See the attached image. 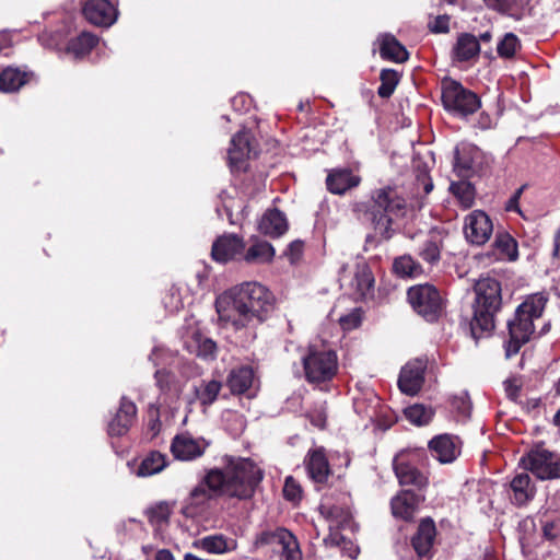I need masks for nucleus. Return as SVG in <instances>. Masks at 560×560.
Returning <instances> with one entry per match:
<instances>
[{
  "label": "nucleus",
  "instance_id": "338daca9",
  "mask_svg": "<svg viewBox=\"0 0 560 560\" xmlns=\"http://www.w3.org/2000/svg\"><path fill=\"white\" fill-rule=\"evenodd\" d=\"M499 9H508L510 7H512L513 4H515L517 2V0H495Z\"/></svg>",
  "mask_w": 560,
  "mask_h": 560
},
{
  "label": "nucleus",
  "instance_id": "dca6fc26",
  "mask_svg": "<svg viewBox=\"0 0 560 560\" xmlns=\"http://www.w3.org/2000/svg\"><path fill=\"white\" fill-rule=\"evenodd\" d=\"M244 249L245 243L241 236L224 234L214 241L211 254L215 261L228 262L230 260H242Z\"/></svg>",
  "mask_w": 560,
  "mask_h": 560
},
{
  "label": "nucleus",
  "instance_id": "4d7b16f0",
  "mask_svg": "<svg viewBox=\"0 0 560 560\" xmlns=\"http://www.w3.org/2000/svg\"><path fill=\"white\" fill-rule=\"evenodd\" d=\"M11 45H12L11 34L7 31L0 32V54L8 56Z\"/></svg>",
  "mask_w": 560,
  "mask_h": 560
},
{
  "label": "nucleus",
  "instance_id": "f257e3e1",
  "mask_svg": "<svg viewBox=\"0 0 560 560\" xmlns=\"http://www.w3.org/2000/svg\"><path fill=\"white\" fill-rule=\"evenodd\" d=\"M262 479V470L249 458H230L224 470L210 469L185 499L182 513L196 518L209 509L219 495L246 500L253 497Z\"/></svg>",
  "mask_w": 560,
  "mask_h": 560
},
{
  "label": "nucleus",
  "instance_id": "de8ad7c7",
  "mask_svg": "<svg viewBox=\"0 0 560 560\" xmlns=\"http://www.w3.org/2000/svg\"><path fill=\"white\" fill-rule=\"evenodd\" d=\"M380 79L381 85L377 89V94L383 98H387L394 93L399 82V74L395 70L384 69L381 72Z\"/></svg>",
  "mask_w": 560,
  "mask_h": 560
},
{
  "label": "nucleus",
  "instance_id": "39448f33",
  "mask_svg": "<svg viewBox=\"0 0 560 560\" xmlns=\"http://www.w3.org/2000/svg\"><path fill=\"white\" fill-rule=\"evenodd\" d=\"M476 306L471 320V334L479 338L482 332H490L494 328V314L502 303L501 284L490 277L480 278L475 284Z\"/></svg>",
  "mask_w": 560,
  "mask_h": 560
},
{
  "label": "nucleus",
  "instance_id": "ddd939ff",
  "mask_svg": "<svg viewBox=\"0 0 560 560\" xmlns=\"http://www.w3.org/2000/svg\"><path fill=\"white\" fill-rule=\"evenodd\" d=\"M209 443L205 439H195L188 433L177 434L171 444L173 456L183 462L194 460L203 455Z\"/></svg>",
  "mask_w": 560,
  "mask_h": 560
},
{
  "label": "nucleus",
  "instance_id": "09e8293b",
  "mask_svg": "<svg viewBox=\"0 0 560 560\" xmlns=\"http://www.w3.org/2000/svg\"><path fill=\"white\" fill-rule=\"evenodd\" d=\"M520 47V42L513 33H506L499 42L497 50L500 57L511 58Z\"/></svg>",
  "mask_w": 560,
  "mask_h": 560
},
{
  "label": "nucleus",
  "instance_id": "f3484780",
  "mask_svg": "<svg viewBox=\"0 0 560 560\" xmlns=\"http://www.w3.org/2000/svg\"><path fill=\"white\" fill-rule=\"evenodd\" d=\"M510 502L517 508L526 506L536 495V487L529 475L517 472L509 482L506 490Z\"/></svg>",
  "mask_w": 560,
  "mask_h": 560
},
{
  "label": "nucleus",
  "instance_id": "4be33fe9",
  "mask_svg": "<svg viewBox=\"0 0 560 560\" xmlns=\"http://www.w3.org/2000/svg\"><path fill=\"white\" fill-rule=\"evenodd\" d=\"M308 477L315 483H325L330 476V466L323 447H315L307 452L304 459Z\"/></svg>",
  "mask_w": 560,
  "mask_h": 560
},
{
  "label": "nucleus",
  "instance_id": "c9c22d12",
  "mask_svg": "<svg viewBox=\"0 0 560 560\" xmlns=\"http://www.w3.org/2000/svg\"><path fill=\"white\" fill-rule=\"evenodd\" d=\"M166 466V456L158 451H152L144 456L135 474L141 478L151 477L161 472Z\"/></svg>",
  "mask_w": 560,
  "mask_h": 560
},
{
  "label": "nucleus",
  "instance_id": "2eb2a0df",
  "mask_svg": "<svg viewBox=\"0 0 560 560\" xmlns=\"http://www.w3.org/2000/svg\"><path fill=\"white\" fill-rule=\"evenodd\" d=\"M436 537L435 523L431 517L422 518L416 534L411 538V545L419 558L430 560L433 558V546Z\"/></svg>",
  "mask_w": 560,
  "mask_h": 560
},
{
  "label": "nucleus",
  "instance_id": "20e7f679",
  "mask_svg": "<svg viewBox=\"0 0 560 560\" xmlns=\"http://www.w3.org/2000/svg\"><path fill=\"white\" fill-rule=\"evenodd\" d=\"M548 298L546 293L538 292L527 299L516 308L515 318L509 322L510 341L506 355L518 352L520 348L529 341L535 332L534 320L539 319L545 310Z\"/></svg>",
  "mask_w": 560,
  "mask_h": 560
},
{
  "label": "nucleus",
  "instance_id": "864d4df0",
  "mask_svg": "<svg viewBox=\"0 0 560 560\" xmlns=\"http://www.w3.org/2000/svg\"><path fill=\"white\" fill-rule=\"evenodd\" d=\"M448 22V15H438L432 22L429 23V28L433 33H447L450 30Z\"/></svg>",
  "mask_w": 560,
  "mask_h": 560
},
{
  "label": "nucleus",
  "instance_id": "a878e982",
  "mask_svg": "<svg viewBox=\"0 0 560 560\" xmlns=\"http://www.w3.org/2000/svg\"><path fill=\"white\" fill-rule=\"evenodd\" d=\"M258 231L270 237L283 235L288 231L285 214L276 208L266 210L258 221Z\"/></svg>",
  "mask_w": 560,
  "mask_h": 560
},
{
  "label": "nucleus",
  "instance_id": "f704fd0d",
  "mask_svg": "<svg viewBox=\"0 0 560 560\" xmlns=\"http://www.w3.org/2000/svg\"><path fill=\"white\" fill-rule=\"evenodd\" d=\"M558 508L555 503V499H548L545 506H542L538 511V515L540 517V522L542 525V534L546 539L552 540L559 534L560 528V517L559 515L555 517H549L550 512H557Z\"/></svg>",
  "mask_w": 560,
  "mask_h": 560
},
{
  "label": "nucleus",
  "instance_id": "69168bd1",
  "mask_svg": "<svg viewBox=\"0 0 560 560\" xmlns=\"http://www.w3.org/2000/svg\"><path fill=\"white\" fill-rule=\"evenodd\" d=\"M478 124H479L480 128L487 129L491 125V119H490V117L488 115L481 114L480 117H479Z\"/></svg>",
  "mask_w": 560,
  "mask_h": 560
},
{
  "label": "nucleus",
  "instance_id": "f8f14e48",
  "mask_svg": "<svg viewBox=\"0 0 560 560\" xmlns=\"http://www.w3.org/2000/svg\"><path fill=\"white\" fill-rule=\"evenodd\" d=\"M493 231L490 218L481 210H475L465 218L464 234L474 245H483Z\"/></svg>",
  "mask_w": 560,
  "mask_h": 560
},
{
  "label": "nucleus",
  "instance_id": "cd10ccee",
  "mask_svg": "<svg viewBox=\"0 0 560 560\" xmlns=\"http://www.w3.org/2000/svg\"><path fill=\"white\" fill-rule=\"evenodd\" d=\"M222 386V382L217 378H203L194 385V398L188 402L191 404L196 400L206 410L217 401Z\"/></svg>",
  "mask_w": 560,
  "mask_h": 560
},
{
  "label": "nucleus",
  "instance_id": "7c9ffc66",
  "mask_svg": "<svg viewBox=\"0 0 560 560\" xmlns=\"http://www.w3.org/2000/svg\"><path fill=\"white\" fill-rule=\"evenodd\" d=\"M480 45L476 36L464 33L460 34L453 47L452 56L455 61H468L478 56Z\"/></svg>",
  "mask_w": 560,
  "mask_h": 560
},
{
  "label": "nucleus",
  "instance_id": "79ce46f5",
  "mask_svg": "<svg viewBox=\"0 0 560 560\" xmlns=\"http://www.w3.org/2000/svg\"><path fill=\"white\" fill-rule=\"evenodd\" d=\"M499 259L515 260L518 256L517 243L508 233H498L493 243Z\"/></svg>",
  "mask_w": 560,
  "mask_h": 560
},
{
  "label": "nucleus",
  "instance_id": "c03bdc74",
  "mask_svg": "<svg viewBox=\"0 0 560 560\" xmlns=\"http://www.w3.org/2000/svg\"><path fill=\"white\" fill-rule=\"evenodd\" d=\"M450 190L457 198L464 209L472 207L475 201V189L469 182H453L450 186Z\"/></svg>",
  "mask_w": 560,
  "mask_h": 560
},
{
  "label": "nucleus",
  "instance_id": "5701e85b",
  "mask_svg": "<svg viewBox=\"0 0 560 560\" xmlns=\"http://www.w3.org/2000/svg\"><path fill=\"white\" fill-rule=\"evenodd\" d=\"M253 151L249 131L243 129L232 139L228 151L229 164L232 170H242Z\"/></svg>",
  "mask_w": 560,
  "mask_h": 560
},
{
  "label": "nucleus",
  "instance_id": "bb28decb",
  "mask_svg": "<svg viewBox=\"0 0 560 560\" xmlns=\"http://www.w3.org/2000/svg\"><path fill=\"white\" fill-rule=\"evenodd\" d=\"M192 547L207 553L223 555L235 550L237 542L222 534H214L194 540Z\"/></svg>",
  "mask_w": 560,
  "mask_h": 560
},
{
  "label": "nucleus",
  "instance_id": "e2e57ef3",
  "mask_svg": "<svg viewBox=\"0 0 560 560\" xmlns=\"http://www.w3.org/2000/svg\"><path fill=\"white\" fill-rule=\"evenodd\" d=\"M154 560H175V559L170 550L161 549L155 553Z\"/></svg>",
  "mask_w": 560,
  "mask_h": 560
},
{
  "label": "nucleus",
  "instance_id": "c756f323",
  "mask_svg": "<svg viewBox=\"0 0 560 560\" xmlns=\"http://www.w3.org/2000/svg\"><path fill=\"white\" fill-rule=\"evenodd\" d=\"M360 182V176L348 168L334 170L326 179L328 190L336 195L345 194L348 189L357 187Z\"/></svg>",
  "mask_w": 560,
  "mask_h": 560
},
{
  "label": "nucleus",
  "instance_id": "aec40b11",
  "mask_svg": "<svg viewBox=\"0 0 560 560\" xmlns=\"http://www.w3.org/2000/svg\"><path fill=\"white\" fill-rule=\"evenodd\" d=\"M137 417V407L135 402L127 397H121L119 408L115 417L108 423V434L110 436L125 435Z\"/></svg>",
  "mask_w": 560,
  "mask_h": 560
},
{
  "label": "nucleus",
  "instance_id": "1a4fd4ad",
  "mask_svg": "<svg viewBox=\"0 0 560 560\" xmlns=\"http://www.w3.org/2000/svg\"><path fill=\"white\" fill-rule=\"evenodd\" d=\"M408 301L412 308L427 320L436 319L442 310V299L439 291L431 284H419L408 290Z\"/></svg>",
  "mask_w": 560,
  "mask_h": 560
},
{
  "label": "nucleus",
  "instance_id": "bf43d9fd",
  "mask_svg": "<svg viewBox=\"0 0 560 560\" xmlns=\"http://www.w3.org/2000/svg\"><path fill=\"white\" fill-rule=\"evenodd\" d=\"M518 390H520L518 386L514 385L513 383H511V382L505 383V392L510 399L516 400V398L518 396Z\"/></svg>",
  "mask_w": 560,
  "mask_h": 560
},
{
  "label": "nucleus",
  "instance_id": "a18cd8bd",
  "mask_svg": "<svg viewBox=\"0 0 560 560\" xmlns=\"http://www.w3.org/2000/svg\"><path fill=\"white\" fill-rule=\"evenodd\" d=\"M405 416L412 424L425 425L432 420L434 410L431 407L417 404L406 408Z\"/></svg>",
  "mask_w": 560,
  "mask_h": 560
},
{
  "label": "nucleus",
  "instance_id": "473e14b6",
  "mask_svg": "<svg viewBox=\"0 0 560 560\" xmlns=\"http://www.w3.org/2000/svg\"><path fill=\"white\" fill-rule=\"evenodd\" d=\"M394 470L399 483L402 486L413 485L418 488L427 486L428 479L416 467L398 458L394 459Z\"/></svg>",
  "mask_w": 560,
  "mask_h": 560
},
{
  "label": "nucleus",
  "instance_id": "4468645a",
  "mask_svg": "<svg viewBox=\"0 0 560 560\" xmlns=\"http://www.w3.org/2000/svg\"><path fill=\"white\" fill-rule=\"evenodd\" d=\"M82 12L84 18L96 26L109 27L118 18V10L109 0H89Z\"/></svg>",
  "mask_w": 560,
  "mask_h": 560
},
{
  "label": "nucleus",
  "instance_id": "3c124183",
  "mask_svg": "<svg viewBox=\"0 0 560 560\" xmlns=\"http://www.w3.org/2000/svg\"><path fill=\"white\" fill-rule=\"evenodd\" d=\"M283 495L287 500L292 502H298L302 498V489L299 482L293 477H287L284 487H283Z\"/></svg>",
  "mask_w": 560,
  "mask_h": 560
},
{
  "label": "nucleus",
  "instance_id": "6ab92c4d",
  "mask_svg": "<svg viewBox=\"0 0 560 560\" xmlns=\"http://www.w3.org/2000/svg\"><path fill=\"white\" fill-rule=\"evenodd\" d=\"M432 456L441 464L453 463L460 454V442L457 436L440 434L429 442Z\"/></svg>",
  "mask_w": 560,
  "mask_h": 560
},
{
  "label": "nucleus",
  "instance_id": "4c0bfd02",
  "mask_svg": "<svg viewBox=\"0 0 560 560\" xmlns=\"http://www.w3.org/2000/svg\"><path fill=\"white\" fill-rule=\"evenodd\" d=\"M156 386L163 394L178 397L185 386V382L178 380L172 372L166 370H156L154 373Z\"/></svg>",
  "mask_w": 560,
  "mask_h": 560
},
{
  "label": "nucleus",
  "instance_id": "37998d69",
  "mask_svg": "<svg viewBox=\"0 0 560 560\" xmlns=\"http://www.w3.org/2000/svg\"><path fill=\"white\" fill-rule=\"evenodd\" d=\"M394 272L402 278H413L422 272L421 266L410 256L402 255L394 260Z\"/></svg>",
  "mask_w": 560,
  "mask_h": 560
},
{
  "label": "nucleus",
  "instance_id": "603ef678",
  "mask_svg": "<svg viewBox=\"0 0 560 560\" xmlns=\"http://www.w3.org/2000/svg\"><path fill=\"white\" fill-rule=\"evenodd\" d=\"M304 244L302 241L296 240L289 244L288 249L285 252L287 257L291 261V264L296 262L303 253Z\"/></svg>",
  "mask_w": 560,
  "mask_h": 560
},
{
  "label": "nucleus",
  "instance_id": "e433bc0d",
  "mask_svg": "<svg viewBox=\"0 0 560 560\" xmlns=\"http://www.w3.org/2000/svg\"><path fill=\"white\" fill-rule=\"evenodd\" d=\"M185 342L187 349L197 357L206 360L215 358L217 343L212 339L199 332H194L190 339H187Z\"/></svg>",
  "mask_w": 560,
  "mask_h": 560
},
{
  "label": "nucleus",
  "instance_id": "393cba45",
  "mask_svg": "<svg viewBox=\"0 0 560 560\" xmlns=\"http://www.w3.org/2000/svg\"><path fill=\"white\" fill-rule=\"evenodd\" d=\"M422 498L412 491L404 490L392 499V513L404 521L413 518Z\"/></svg>",
  "mask_w": 560,
  "mask_h": 560
},
{
  "label": "nucleus",
  "instance_id": "a19ab883",
  "mask_svg": "<svg viewBox=\"0 0 560 560\" xmlns=\"http://www.w3.org/2000/svg\"><path fill=\"white\" fill-rule=\"evenodd\" d=\"M97 43V36L89 32H83L68 43L67 50L72 54L74 58H82L88 55Z\"/></svg>",
  "mask_w": 560,
  "mask_h": 560
},
{
  "label": "nucleus",
  "instance_id": "f03ea898",
  "mask_svg": "<svg viewBox=\"0 0 560 560\" xmlns=\"http://www.w3.org/2000/svg\"><path fill=\"white\" fill-rule=\"evenodd\" d=\"M276 298L264 284L246 281L221 293L215 300L220 325L254 338V328L264 323L275 308Z\"/></svg>",
  "mask_w": 560,
  "mask_h": 560
},
{
  "label": "nucleus",
  "instance_id": "ea45409f",
  "mask_svg": "<svg viewBox=\"0 0 560 560\" xmlns=\"http://www.w3.org/2000/svg\"><path fill=\"white\" fill-rule=\"evenodd\" d=\"M351 285L361 298H365L373 290L374 278L370 267L365 262L357 265L355 273Z\"/></svg>",
  "mask_w": 560,
  "mask_h": 560
},
{
  "label": "nucleus",
  "instance_id": "423d86ee",
  "mask_svg": "<svg viewBox=\"0 0 560 560\" xmlns=\"http://www.w3.org/2000/svg\"><path fill=\"white\" fill-rule=\"evenodd\" d=\"M441 98L444 108L458 117H467L480 107L477 94L451 78L441 82Z\"/></svg>",
  "mask_w": 560,
  "mask_h": 560
},
{
  "label": "nucleus",
  "instance_id": "412c9836",
  "mask_svg": "<svg viewBox=\"0 0 560 560\" xmlns=\"http://www.w3.org/2000/svg\"><path fill=\"white\" fill-rule=\"evenodd\" d=\"M424 364L422 361L407 363L400 371L398 378L399 389L407 395H416L424 381Z\"/></svg>",
  "mask_w": 560,
  "mask_h": 560
},
{
  "label": "nucleus",
  "instance_id": "2f4dec72",
  "mask_svg": "<svg viewBox=\"0 0 560 560\" xmlns=\"http://www.w3.org/2000/svg\"><path fill=\"white\" fill-rule=\"evenodd\" d=\"M226 384L232 394L248 392L254 384L253 369L249 366L233 369L228 376Z\"/></svg>",
  "mask_w": 560,
  "mask_h": 560
},
{
  "label": "nucleus",
  "instance_id": "13d9d810",
  "mask_svg": "<svg viewBox=\"0 0 560 560\" xmlns=\"http://www.w3.org/2000/svg\"><path fill=\"white\" fill-rule=\"evenodd\" d=\"M417 180H418V184H421L423 186V191L425 194H429L432 191L433 189V182L432 179L430 178V176L428 175L427 172H422L418 175L417 177Z\"/></svg>",
  "mask_w": 560,
  "mask_h": 560
},
{
  "label": "nucleus",
  "instance_id": "58836bf2",
  "mask_svg": "<svg viewBox=\"0 0 560 560\" xmlns=\"http://www.w3.org/2000/svg\"><path fill=\"white\" fill-rule=\"evenodd\" d=\"M27 82V73L18 68L8 67L0 73V91L12 93L20 90Z\"/></svg>",
  "mask_w": 560,
  "mask_h": 560
},
{
  "label": "nucleus",
  "instance_id": "7ed1b4c3",
  "mask_svg": "<svg viewBox=\"0 0 560 560\" xmlns=\"http://www.w3.org/2000/svg\"><path fill=\"white\" fill-rule=\"evenodd\" d=\"M406 207V200L400 196L397 188L385 186L372 191L369 207L363 202H357L353 210L364 213L376 233L383 238L389 240L395 233L393 222L395 219L405 215Z\"/></svg>",
  "mask_w": 560,
  "mask_h": 560
},
{
  "label": "nucleus",
  "instance_id": "8fccbe9b",
  "mask_svg": "<svg viewBox=\"0 0 560 560\" xmlns=\"http://www.w3.org/2000/svg\"><path fill=\"white\" fill-rule=\"evenodd\" d=\"M362 322V312L355 307L348 314L340 316L339 324L343 330H352L360 326Z\"/></svg>",
  "mask_w": 560,
  "mask_h": 560
},
{
  "label": "nucleus",
  "instance_id": "9b49d317",
  "mask_svg": "<svg viewBox=\"0 0 560 560\" xmlns=\"http://www.w3.org/2000/svg\"><path fill=\"white\" fill-rule=\"evenodd\" d=\"M520 463L541 480L560 477V459L545 448H533Z\"/></svg>",
  "mask_w": 560,
  "mask_h": 560
},
{
  "label": "nucleus",
  "instance_id": "0e129e2a",
  "mask_svg": "<svg viewBox=\"0 0 560 560\" xmlns=\"http://www.w3.org/2000/svg\"><path fill=\"white\" fill-rule=\"evenodd\" d=\"M249 100L246 95H237L235 96L233 100H232V105L233 107H237V105H242L243 107H245L246 105L249 106Z\"/></svg>",
  "mask_w": 560,
  "mask_h": 560
},
{
  "label": "nucleus",
  "instance_id": "a211bd4d",
  "mask_svg": "<svg viewBox=\"0 0 560 560\" xmlns=\"http://www.w3.org/2000/svg\"><path fill=\"white\" fill-rule=\"evenodd\" d=\"M481 164V151L469 143H460L455 148L454 171L459 177L467 178Z\"/></svg>",
  "mask_w": 560,
  "mask_h": 560
},
{
  "label": "nucleus",
  "instance_id": "c85d7f7f",
  "mask_svg": "<svg viewBox=\"0 0 560 560\" xmlns=\"http://www.w3.org/2000/svg\"><path fill=\"white\" fill-rule=\"evenodd\" d=\"M444 235L441 231L431 230L427 235H422L421 245L418 255L428 264H436L441 257V248Z\"/></svg>",
  "mask_w": 560,
  "mask_h": 560
},
{
  "label": "nucleus",
  "instance_id": "680f3d73",
  "mask_svg": "<svg viewBox=\"0 0 560 560\" xmlns=\"http://www.w3.org/2000/svg\"><path fill=\"white\" fill-rule=\"evenodd\" d=\"M454 405L460 409V412L464 416H467L470 411V404L468 401H466V399H464V398H460L459 400H455Z\"/></svg>",
  "mask_w": 560,
  "mask_h": 560
},
{
  "label": "nucleus",
  "instance_id": "5fc2aeb1",
  "mask_svg": "<svg viewBox=\"0 0 560 560\" xmlns=\"http://www.w3.org/2000/svg\"><path fill=\"white\" fill-rule=\"evenodd\" d=\"M525 187H526L525 185L521 186L513 194V196L509 199V201L506 202V206H505L506 211H516V212L521 213L518 202H520V198H521Z\"/></svg>",
  "mask_w": 560,
  "mask_h": 560
},
{
  "label": "nucleus",
  "instance_id": "052dcab7",
  "mask_svg": "<svg viewBox=\"0 0 560 560\" xmlns=\"http://www.w3.org/2000/svg\"><path fill=\"white\" fill-rule=\"evenodd\" d=\"M164 354V349L160 347H155L151 354L149 355V360L153 362L154 365H159L161 362L159 361L160 357Z\"/></svg>",
  "mask_w": 560,
  "mask_h": 560
},
{
  "label": "nucleus",
  "instance_id": "774afa93",
  "mask_svg": "<svg viewBox=\"0 0 560 560\" xmlns=\"http://www.w3.org/2000/svg\"><path fill=\"white\" fill-rule=\"evenodd\" d=\"M553 254H555V256L560 257V230L557 232V234L555 236Z\"/></svg>",
  "mask_w": 560,
  "mask_h": 560
},
{
  "label": "nucleus",
  "instance_id": "9d476101",
  "mask_svg": "<svg viewBox=\"0 0 560 560\" xmlns=\"http://www.w3.org/2000/svg\"><path fill=\"white\" fill-rule=\"evenodd\" d=\"M319 512L328 523L329 534L324 538L325 545L345 542V536L339 533V529L346 528L351 523V513L348 506L334 504L329 499H324L319 505Z\"/></svg>",
  "mask_w": 560,
  "mask_h": 560
},
{
  "label": "nucleus",
  "instance_id": "72a5a7b5",
  "mask_svg": "<svg viewBox=\"0 0 560 560\" xmlns=\"http://www.w3.org/2000/svg\"><path fill=\"white\" fill-rule=\"evenodd\" d=\"M380 54L383 59L404 62L408 59L406 48L389 34H384L378 37Z\"/></svg>",
  "mask_w": 560,
  "mask_h": 560
},
{
  "label": "nucleus",
  "instance_id": "6e6552de",
  "mask_svg": "<svg viewBox=\"0 0 560 560\" xmlns=\"http://www.w3.org/2000/svg\"><path fill=\"white\" fill-rule=\"evenodd\" d=\"M256 548H268L281 560H301L302 552L295 536L288 529L278 527L259 533L254 541Z\"/></svg>",
  "mask_w": 560,
  "mask_h": 560
},
{
  "label": "nucleus",
  "instance_id": "6e6d98bb",
  "mask_svg": "<svg viewBox=\"0 0 560 560\" xmlns=\"http://www.w3.org/2000/svg\"><path fill=\"white\" fill-rule=\"evenodd\" d=\"M330 546L332 547L334 545H330ZM335 546L340 547L341 550L343 552H346L347 556L351 559L357 558V556L359 555V548L357 546H354L353 542L350 539H347L346 537H345V542L341 541L340 545H335Z\"/></svg>",
  "mask_w": 560,
  "mask_h": 560
},
{
  "label": "nucleus",
  "instance_id": "0eeeda50",
  "mask_svg": "<svg viewBox=\"0 0 560 560\" xmlns=\"http://www.w3.org/2000/svg\"><path fill=\"white\" fill-rule=\"evenodd\" d=\"M305 377L310 383L330 381L337 373L338 359L334 350L311 345L308 353L303 358Z\"/></svg>",
  "mask_w": 560,
  "mask_h": 560
},
{
  "label": "nucleus",
  "instance_id": "49530a36",
  "mask_svg": "<svg viewBox=\"0 0 560 560\" xmlns=\"http://www.w3.org/2000/svg\"><path fill=\"white\" fill-rule=\"evenodd\" d=\"M171 512L168 503L160 502L147 510V516L151 525L162 528L167 525Z\"/></svg>",
  "mask_w": 560,
  "mask_h": 560
},
{
  "label": "nucleus",
  "instance_id": "b1692460",
  "mask_svg": "<svg viewBox=\"0 0 560 560\" xmlns=\"http://www.w3.org/2000/svg\"><path fill=\"white\" fill-rule=\"evenodd\" d=\"M276 255L275 247L258 236L249 237V246L243 250L242 261L247 265L270 264Z\"/></svg>",
  "mask_w": 560,
  "mask_h": 560
}]
</instances>
